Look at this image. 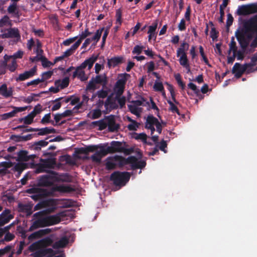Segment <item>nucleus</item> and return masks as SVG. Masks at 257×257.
Here are the masks:
<instances>
[{
	"mask_svg": "<svg viewBox=\"0 0 257 257\" xmlns=\"http://www.w3.org/2000/svg\"><path fill=\"white\" fill-rule=\"evenodd\" d=\"M158 27V22L157 21L154 22L151 26L149 27V30L148 31V41H150L152 39H154V41H156L157 38V34L156 33V30Z\"/></svg>",
	"mask_w": 257,
	"mask_h": 257,
	"instance_id": "2eb2a0df",
	"label": "nucleus"
},
{
	"mask_svg": "<svg viewBox=\"0 0 257 257\" xmlns=\"http://www.w3.org/2000/svg\"><path fill=\"white\" fill-rule=\"evenodd\" d=\"M37 66H35L29 71H25L24 73L20 74L19 76L16 78L17 81H23L26 79L33 77L37 73Z\"/></svg>",
	"mask_w": 257,
	"mask_h": 257,
	"instance_id": "f8f14e48",
	"label": "nucleus"
},
{
	"mask_svg": "<svg viewBox=\"0 0 257 257\" xmlns=\"http://www.w3.org/2000/svg\"><path fill=\"white\" fill-rule=\"evenodd\" d=\"M158 119L153 115H149L147 116L145 122V127L146 128L154 126L158 121Z\"/></svg>",
	"mask_w": 257,
	"mask_h": 257,
	"instance_id": "bb28decb",
	"label": "nucleus"
},
{
	"mask_svg": "<svg viewBox=\"0 0 257 257\" xmlns=\"http://www.w3.org/2000/svg\"><path fill=\"white\" fill-rule=\"evenodd\" d=\"M105 119L107 121V126H108L109 132H114L117 131L119 128V125L116 123L114 115L106 116L105 117Z\"/></svg>",
	"mask_w": 257,
	"mask_h": 257,
	"instance_id": "9b49d317",
	"label": "nucleus"
},
{
	"mask_svg": "<svg viewBox=\"0 0 257 257\" xmlns=\"http://www.w3.org/2000/svg\"><path fill=\"white\" fill-rule=\"evenodd\" d=\"M135 139L136 140H140L144 143H147V136L145 133L136 134V136L135 137Z\"/></svg>",
	"mask_w": 257,
	"mask_h": 257,
	"instance_id": "13d9d810",
	"label": "nucleus"
},
{
	"mask_svg": "<svg viewBox=\"0 0 257 257\" xmlns=\"http://www.w3.org/2000/svg\"><path fill=\"white\" fill-rule=\"evenodd\" d=\"M116 167V162L114 161V157H109L107 159L105 163V167L107 170H113Z\"/></svg>",
	"mask_w": 257,
	"mask_h": 257,
	"instance_id": "c756f323",
	"label": "nucleus"
},
{
	"mask_svg": "<svg viewBox=\"0 0 257 257\" xmlns=\"http://www.w3.org/2000/svg\"><path fill=\"white\" fill-rule=\"evenodd\" d=\"M249 7L246 5H242L238 7L237 13L239 16L246 15L248 14Z\"/></svg>",
	"mask_w": 257,
	"mask_h": 257,
	"instance_id": "4c0bfd02",
	"label": "nucleus"
},
{
	"mask_svg": "<svg viewBox=\"0 0 257 257\" xmlns=\"http://www.w3.org/2000/svg\"><path fill=\"white\" fill-rule=\"evenodd\" d=\"M229 54L230 53L231 51L233 52V53H236L237 50V47L236 45V42L234 41V39L233 37H232L231 42L229 45Z\"/></svg>",
	"mask_w": 257,
	"mask_h": 257,
	"instance_id": "de8ad7c7",
	"label": "nucleus"
},
{
	"mask_svg": "<svg viewBox=\"0 0 257 257\" xmlns=\"http://www.w3.org/2000/svg\"><path fill=\"white\" fill-rule=\"evenodd\" d=\"M189 46V45L187 43L185 42L182 43L180 47L177 50V56L179 57L181 54H186L185 51L188 49Z\"/></svg>",
	"mask_w": 257,
	"mask_h": 257,
	"instance_id": "72a5a7b5",
	"label": "nucleus"
},
{
	"mask_svg": "<svg viewBox=\"0 0 257 257\" xmlns=\"http://www.w3.org/2000/svg\"><path fill=\"white\" fill-rule=\"evenodd\" d=\"M112 95L113 94H112L107 97V99L104 102V106L106 108H107L109 106L112 109H115L118 108V105L116 103V99H115V96L113 97Z\"/></svg>",
	"mask_w": 257,
	"mask_h": 257,
	"instance_id": "aec40b11",
	"label": "nucleus"
},
{
	"mask_svg": "<svg viewBox=\"0 0 257 257\" xmlns=\"http://www.w3.org/2000/svg\"><path fill=\"white\" fill-rule=\"evenodd\" d=\"M83 68L80 66L76 67L75 71L73 73V78L77 77L81 81H85L87 80L88 77L86 75L85 73Z\"/></svg>",
	"mask_w": 257,
	"mask_h": 257,
	"instance_id": "f3484780",
	"label": "nucleus"
},
{
	"mask_svg": "<svg viewBox=\"0 0 257 257\" xmlns=\"http://www.w3.org/2000/svg\"><path fill=\"white\" fill-rule=\"evenodd\" d=\"M69 243V239L66 236H63L58 241H56L53 244V247L55 249L63 248Z\"/></svg>",
	"mask_w": 257,
	"mask_h": 257,
	"instance_id": "5701e85b",
	"label": "nucleus"
},
{
	"mask_svg": "<svg viewBox=\"0 0 257 257\" xmlns=\"http://www.w3.org/2000/svg\"><path fill=\"white\" fill-rule=\"evenodd\" d=\"M34 118L30 114L20 119V122L23 121L25 124H30L33 122Z\"/></svg>",
	"mask_w": 257,
	"mask_h": 257,
	"instance_id": "8fccbe9b",
	"label": "nucleus"
},
{
	"mask_svg": "<svg viewBox=\"0 0 257 257\" xmlns=\"http://www.w3.org/2000/svg\"><path fill=\"white\" fill-rule=\"evenodd\" d=\"M115 99L118 102L120 108H123L125 106L126 98L124 96L115 95Z\"/></svg>",
	"mask_w": 257,
	"mask_h": 257,
	"instance_id": "a18cd8bd",
	"label": "nucleus"
},
{
	"mask_svg": "<svg viewBox=\"0 0 257 257\" xmlns=\"http://www.w3.org/2000/svg\"><path fill=\"white\" fill-rule=\"evenodd\" d=\"M188 87L192 90L197 96L201 95L200 89L197 87L195 84L190 82L188 84Z\"/></svg>",
	"mask_w": 257,
	"mask_h": 257,
	"instance_id": "6e6d98bb",
	"label": "nucleus"
},
{
	"mask_svg": "<svg viewBox=\"0 0 257 257\" xmlns=\"http://www.w3.org/2000/svg\"><path fill=\"white\" fill-rule=\"evenodd\" d=\"M101 115V111L99 109H95L92 110L91 118L97 119L99 118Z\"/></svg>",
	"mask_w": 257,
	"mask_h": 257,
	"instance_id": "338daca9",
	"label": "nucleus"
},
{
	"mask_svg": "<svg viewBox=\"0 0 257 257\" xmlns=\"http://www.w3.org/2000/svg\"><path fill=\"white\" fill-rule=\"evenodd\" d=\"M180 55L181 56L179 60L180 64L187 70V73L190 72L191 69L187 54H181Z\"/></svg>",
	"mask_w": 257,
	"mask_h": 257,
	"instance_id": "4be33fe9",
	"label": "nucleus"
},
{
	"mask_svg": "<svg viewBox=\"0 0 257 257\" xmlns=\"http://www.w3.org/2000/svg\"><path fill=\"white\" fill-rule=\"evenodd\" d=\"M63 99V97H59L56 98L55 100L53 101V102H56L55 104H54L52 107V111H56L59 109L61 106V102H59L60 100Z\"/></svg>",
	"mask_w": 257,
	"mask_h": 257,
	"instance_id": "09e8293b",
	"label": "nucleus"
},
{
	"mask_svg": "<svg viewBox=\"0 0 257 257\" xmlns=\"http://www.w3.org/2000/svg\"><path fill=\"white\" fill-rule=\"evenodd\" d=\"M26 192L29 194H33L31 197L35 201L41 200L49 195V192L45 189L38 187H32L27 190Z\"/></svg>",
	"mask_w": 257,
	"mask_h": 257,
	"instance_id": "1a4fd4ad",
	"label": "nucleus"
},
{
	"mask_svg": "<svg viewBox=\"0 0 257 257\" xmlns=\"http://www.w3.org/2000/svg\"><path fill=\"white\" fill-rule=\"evenodd\" d=\"M52 231V229L50 228H46L43 229H40L37 231L34 232L32 233L29 236V239L39 238L45 235L49 234Z\"/></svg>",
	"mask_w": 257,
	"mask_h": 257,
	"instance_id": "6ab92c4d",
	"label": "nucleus"
},
{
	"mask_svg": "<svg viewBox=\"0 0 257 257\" xmlns=\"http://www.w3.org/2000/svg\"><path fill=\"white\" fill-rule=\"evenodd\" d=\"M127 145L124 142L113 141L110 143V146L105 148L107 154L114 153H123L128 155L132 152V150L126 148Z\"/></svg>",
	"mask_w": 257,
	"mask_h": 257,
	"instance_id": "39448f33",
	"label": "nucleus"
},
{
	"mask_svg": "<svg viewBox=\"0 0 257 257\" xmlns=\"http://www.w3.org/2000/svg\"><path fill=\"white\" fill-rule=\"evenodd\" d=\"M167 102L170 105L169 110L171 111L173 113H176L178 115H180V113L178 107L175 105V104L170 100H168Z\"/></svg>",
	"mask_w": 257,
	"mask_h": 257,
	"instance_id": "c03bdc74",
	"label": "nucleus"
},
{
	"mask_svg": "<svg viewBox=\"0 0 257 257\" xmlns=\"http://www.w3.org/2000/svg\"><path fill=\"white\" fill-rule=\"evenodd\" d=\"M141 100H133L131 102L133 103L134 105L136 106V107L142 105L146 106L147 105H149L150 104L149 102H146V99L144 97H141Z\"/></svg>",
	"mask_w": 257,
	"mask_h": 257,
	"instance_id": "58836bf2",
	"label": "nucleus"
},
{
	"mask_svg": "<svg viewBox=\"0 0 257 257\" xmlns=\"http://www.w3.org/2000/svg\"><path fill=\"white\" fill-rule=\"evenodd\" d=\"M18 209L20 212L26 213L27 216H29L32 214V207L30 205L19 203Z\"/></svg>",
	"mask_w": 257,
	"mask_h": 257,
	"instance_id": "b1692460",
	"label": "nucleus"
},
{
	"mask_svg": "<svg viewBox=\"0 0 257 257\" xmlns=\"http://www.w3.org/2000/svg\"><path fill=\"white\" fill-rule=\"evenodd\" d=\"M3 38H17L20 39L21 36L18 29L11 28L7 32L2 34Z\"/></svg>",
	"mask_w": 257,
	"mask_h": 257,
	"instance_id": "4468645a",
	"label": "nucleus"
},
{
	"mask_svg": "<svg viewBox=\"0 0 257 257\" xmlns=\"http://www.w3.org/2000/svg\"><path fill=\"white\" fill-rule=\"evenodd\" d=\"M60 190L65 192H72L75 191V189L71 185H65L60 186Z\"/></svg>",
	"mask_w": 257,
	"mask_h": 257,
	"instance_id": "680f3d73",
	"label": "nucleus"
},
{
	"mask_svg": "<svg viewBox=\"0 0 257 257\" xmlns=\"http://www.w3.org/2000/svg\"><path fill=\"white\" fill-rule=\"evenodd\" d=\"M53 74V71H48L44 72L41 74V78H40L42 82L45 81L46 80L50 79L52 75Z\"/></svg>",
	"mask_w": 257,
	"mask_h": 257,
	"instance_id": "49530a36",
	"label": "nucleus"
},
{
	"mask_svg": "<svg viewBox=\"0 0 257 257\" xmlns=\"http://www.w3.org/2000/svg\"><path fill=\"white\" fill-rule=\"evenodd\" d=\"M96 84H103L105 85L106 83V77L101 75H96L95 77H92Z\"/></svg>",
	"mask_w": 257,
	"mask_h": 257,
	"instance_id": "a19ab883",
	"label": "nucleus"
},
{
	"mask_svg": "<svg viewBox=\"0 0 257 257\" xmlns=\"http://www.w3.org/2000/svg\"><path fill=\"white\" fill-rule=\"evenodd\" d=\"M119 78L117 80L114 85V91L115 95H122L124 92L125 85L127 81V77L130 75L127 73L120 74L119 75Z\"/></svg>",
	"mask_w": 257,
	"mask_h": 257,
	"instance_id": "6e6552de",
	"label": "nucleus"
},
{
	"mask_svg": "<svg viewBox=\"0 0 257 257\" xmlns=\"http://www.w3.org/2000/svg\"><path fill=\"white\" fill-rule=\"evenodd\" d=\"M139 125L140 124L135 120L127 125V128L130 131H136Z\"/></svg>",
	"mask_w": 257,
	"mask_h": 257,
	"instance_id": "774afa93",
	"label": "nucleus"
},
{
	"mask_svg": "<svg viewBox=\"0 0 257 257\" xmlns=\"http://www.w3.org/2000/svg\"><path fill=\"white\" fill-rule=\"evenodd\" d=\"M92 33L88 31V29L87 28L84 31L82 32L80 35L79 39L76 42H79L78 45L80 46L82 41L86 38L87 37L91 35Z\"/></svg>",
	"mask_w": 257,
	"mask_h": 257,
	"instance_id": "79ce46f5",
	"label": "nucleus"
},
{
	"mask_svg": "<svg viewBox=\"0 0 257 257\" xmlns=\"http://www.w3.org/2000/svg\"><path fill=\"white\" fill-rule=\"evenodd\" d=\"M50 174H46L39 177L38 180V186L40 187H50L55 182H58L59 179L57 176V173L54 171L48 172Z\"/></svg>",
	"mask_w": 257,
	"mask_h": 257,
	"instance_id": "423d86ee",
	"label": "nucleus"
},
{
	"mask_svg": "<svg viewBox=\"0 0 257 257\" xmlns=\"http://www.w3.org/2000/svg\"><path fill=\"white\" fill-rule=\"evenodd\" d=\"M28 165L24 163H19L14 166V170L18 172L17 177L20 176L22 172L27 168Z\"/></svg>",
	"mask_w": 257,
	"mask_h": 257,
	"instance_id": "7c9ffc66",
	"label": "nucleus"
},
{
	"mask_svg": "<svg viewBox=\"0 0 257 257\" xmlns=\"http://www.w3.org/2000/svg\"><path fill=\"white\" fill-rule=\"evenodd\" d=\"M28 154L27 151L21 150L19 151L17 155L18 160L21 161H28Z\"/></svg>",
	"mask_w": 257,
	"mask_h": 257,
	"instance_id": "ea45409f",
	"label": "nucleus"
},
{
	"mask_svg": "<svg viewBox=\"0 0 257 257\" xmlns=\"http://www.w3.org/2000/svg\"><path fill=\"white\" fill-rule=\"evenodd\" d=\"M79 42H75L71 47L64 52L63 55L65 57H68L71 56L74 51L78 48Z\"/></svg>",
	"mask_w": 257,
	"mask_h": 257,
	"instance_id": "473e14b6",
	"label": "nucleus"
},
{
	"mask_svg": "<svg viewBox=\"0 0 257 257\" xmlns=\"http://www.w3.org/2000/svg\"><path fill=\"white\" fill-rule=\"evenodd\" d=\"M104 30V28H101L97 30L94 36L91 38L92 41H95L96 42H97L101 37L102 35V33Z\"/></svg>",
	"mask_w": 257,
	"mask_h": 257,
	"instance_id": "864d4df0",
	"label": "nucleus"
},
{
	"mask_svg": "<svg viewBox=\"0 0 257 257\" xmlns=\"http://www.w3.org/2000/svg\"><path fill=\"white\" fill-rule=\"evenodd\" d=\"M7 67H8V69L11 72H14L17 68L18 64L16 61L14 59L12 60L11 64L7 65Z\"/></svg>",
	"mask_w": 257,
	"mask_h": 257,
	"instance_id": "0e129e2a",
	"label": "nucleus"
},
{
	"mask_svg": "<svg viewBox=\"0 0 257 257\" xmlns=\"http://www.w3.org/2000/svg\"><path fill=\"white\" fill-rule=\"evenodd\" d=\"M13 90L12 87L8 88L6 84H3L0 86V95L5 98L11 97L13 95Z\"/></svg>",
	"mask_w": 257,
	"mask_h": 257,
	"instance_id": "412c9836",
	"label": "nucleus"
},
{
	"mask_svg": "<svg viewBox=\"0 0 257 257\" xmlns=\"http://www.w3.org/2000/svg\"><path fill=\"white\" fill-rule=\"evenodd\" d=\"M153 88L156 91L162 92L164 91V88L163 83L160 82L156 81L154 85Z\"/></svg>",
	"mask_w": 257,
	"mask_h": 257,
	"instance_id": "bf43d9fd",
	"label": "nucleus"
},
{
	"mask_svg": "<svg viewBox=\"0 0 257 257\" xmlns=\"http://www.w3.org/2000/svg\"><path fill=\"white\" fill-rule=\"evenodd\" d=\"M31 166L32 168H35V173L37 174L47 172L46 170V168L44 167L43 164L41 162L38 164H35L34 163L31 164ZM49 171H47L48 172Z\"/></svg>",
	"mask_w": 257,
	"mask_h": 257,
	"instance_id": "2f4dec72",
	"label": "nucleus"
},
{
	"mask_svg": "<svg viewBox=\"0 0 257 257\" xmlns=\"http://www.w3.org/2000/svg\"><path fill=\"white\" fill-rule=\"evenodd\" d=\"M10 213V210L9 209H6L0 214V227L8 223L12 219L14 218V216Z\"/></svg>",
	"mask_w": 257,
	"mask_h": 257,
	"instance_id": "ddd939ff",
	"label": "nucleus"
},
{
	"mask_svg": "<svg viewBox=\"0 0 257 257\" xmlns=\"http://www.w3.org/2000/svg\"><path fill=\"white\" fill-rule=\"evenodd\" d=\"M40 60L41 61L42 65L44 67H49L51 65H53V63L48 60V59L44 56H41L40 57Z\"/></svg>",
	"mask_w": 257,
	"mask_h": 257,
	"instance_id": "4d7b16f0",
	"label": "nucleus"
},
{
	"mask_svg": "<svg viewBox=\"0 0 257 257\" xmlns=\"http://www.w3.org/2000/svg\"><path fill=\"white\" fill-rule=\"evenodd\" d=\"M49 142L45 140H41L34 143V145L32 146V149L36 151L41 150L42 147H45L48 145Z\"/></svg>",
	"mask_w": 257,
	"mask_h": 257,
	"instance_id": "c85d7f7f",
	"label": "nucleus"
},
{
	"mask_svg": "<svg viewBox=\"0 0 257 257\" xmlns=\"http://www.w3.org/2000/svg\"><path fill=\"white\" fill-rule=\"evenodd\" d=\"M168 85V89L170 91L172 99L174 102L176 104H178L179 102L177 101L175 98V93L174 90L173 86L171 84H169L168 83H166Z\"/></svg>",
	"mask_w": 257,
	"mask_h": 257,
	"instance_id": "3c124183",
	"label": "nucleus"
},
{
	"mask_svg": "<svg viewBox=\"0 0 257 257\" xmlns=\"http://www.w3.org/2000/svg\"><path fill=\"white\" fill-rule=\"evenodd\" d=\"M69 84L68 77H65L62 80L59 79L55 81V85L59 86L61 89H64L68 87Z\"/></svg>",
	"mask_w": 257,
	"mask_h": 257,
	"instance_id": "cd10ccee",
	"label": "nucleus"
},
{
	"mask_svg": "<svg viewBox=\"0 0 257 257\" xmlns=\"http://www.w3.org/2000/svg\"><path fill=\"white\" fill-rule=\"evenodd\" d=\"M241 48L243 51H245L249 44L248 41L246 38L238 41Z\"/></svg>",
	"mask_w": 257,
	"mask_h": 257,
	"instance_id": "e2e57ef3",
	"label": "nucleus"
},
{
	"mask_svg": "<svg viewBox=\"0 0 257 257\" xmlns=\"http://www.w3.org/2000/svg\"><path fill=\"white\" fill-rule=\"evenodd\" d=\"M130 179V173L127 172H120L116 171L112 173L110 177V179L112 181L113 184L115 186H118L119 188L125 185Z\"/></svg>",
	"mask_w": 257,
	"mask_h": 257,
	"instance_id": "0eeeda50",
	"label": "nucleus"
},
{
	"mask_svg": "<svg viewBox=\"0 0 257 257\" xmlns=\"http://www.w3.org/2000/svg\"><path fill=\"white\" fill-rule=\"evenodd\" d=\"M47 91H43L40 93L36 94V93H32L31 95L28 96L26 98H25L24 101L27 103H31L33 101H37L38 99H35V97H39L40 96L41 94L47 93Z\"/></svg>",
	"mask_w": 257,
	"mask_h": 257,
	"instance_id": "c9c22d12",
	"label": "nucleus"
},
{
	"mask_svg": "<svg viewBox=\"0 0 257 257\" xmlns=\"http://www.w3.org/2000/svg\"><path fill=\"white\" fill-rule=\"evenodd\" d=\"M123 62V57L122 56L114 57L107 59V66L109 68L115 67L118 65L122 63Z\"/></svg>",
	"mask_w": 257,
	"mask_h": 257,
	"instance_id": "a211bd4d",
	"label": "nucleus"
},
{
	"mask_svg": "<svg viewBox=\"0 0 257 257\" xmlns=\"http://www.w3.org/2000/svg\"><path fill=\"white\" fill-rule=\"evenodd\" d=\"M98 57V55H92L91 57H90L88 59H86L80 65V67L82 68L83 69H84L87 66L88 69L90 70L92 67L93 64L95 63V62L97 60Z\"/></svg>",
	"mask_w": 257,
	"mask_h": 257,
	"instance_id": "dca6fc26",
	"label": "nucleus"
},
{
	"mask_svg": "<svg viewBox=\"0 0 257 257\" xmlns=\"http://www.w3.org/2000/svg\"><path fill=\"white\" fill-rule=\"evenodd\" d=\"M40 161L46 169H52L56 164L55 158L40 159Z\"/></svg>",
	"mask_w": 257,
	"mask_h": 257,
	"instance_id": "393cba45",
	"label": "nucleus"
},
{
	"mask_svg": "<svg viewBox=\"0 0 257 257\" xmlns=\"http://www.w3.org/2000/svg\"><path fill=\"white\" fill-rule=\"evenodd\" d=\"M7 11L9 14H12L15 17H20L17 4L16 2H13L8 8Z\"/></svg>",
	"mask_w": 257,
	"mask_h": 257,
	"instance_id": "a878e982",
	"label": "nucleus"
},
{
	"mask_svg": "<svg viewBox=\"0 0 257 257\" xmlns=\"http://www.w3.org/2000/svg\"><path fill=\"white\" fill-rule=\"evenodd\" d=\"M122 10L121 8L116 10L115 17L116 18L115 24L121 25L122 23Z\"/></svg>",
	"mask_w": 257,
	"mask_h": 257,
	"instance_id": "e433bc0d",
	"label": "nucleus"
},
{
	"mask_svg": "<svg viewBox=\"0 0 257 257\" xmlns=\"http://www.w3.org/2000/svg\"><path fill=\"white\" fill-rule=\"evenodd\" d=\"M42 111V106L40 104H38L36 105L34 108V110L31 112L29 114L34 118L36 115L40 113Z\"/></svg>",
	"mask_w": 257,
	"mask_h": 257,
	"instance_id": "603ef678",
	"label": "nucleus"
},
{
	"mask_svg": "<svg viewBox=\"0 0 257 257\" xmlns=\"http://www.w3.org/2000/svg\"><path fill=\"white\" fill-rule=\"evenodd\" d=\"M53 242L51 237H46L30 245L29 250L31 251H36L34 257H52L55 254L54 251L52 248L45 247L51 245Z\"/></svg>",
	"mask_w": 257,
	"mask_h": 257,
	"instance_id": "f03ea898",
	"label": "nucleus"
},
{
	"mask_svg": "<svg viewBox=\"0 0 257 257\" xmlns=\"http://www.w3.org/2000/svg\"><path fill=\"white\" fill-rule=\"evenodd\" d=\"M51 118V113H48L45 114L42 119L41 120V122L43 124H46L48 123H51L53 125L55 126L56 125V123H54V122L53 120L50 119Z\"/></svg>",
	"mask_w": 257,
	"mask_h": 257,
	"instance_id": "37998d69",
	"label": "nucleus"
},
{
	"mask_svg": "<svg viewBox=\"0 0 257 257\" xmlns=\"http://www.w3.org/2000/svg\"><path fill=\"white\" fill-rule=\"evenodd\" d=\"M46 214L45 211H39L34 214L33 217L36 220L33 222L29 229V231H32L40 227L57 224L61 221V217L66 215L64 211L48 216H45Z\"/></svg>",
	"mask_w": 257,
	"mask_h": 257,
	"instance_id": "f257e3e1",
	"label": "nucleus"
},
{
	"mask_svg": "<svg viewBox=\"0 0 257 257\" xmlns=\"http://www.w3.org/2000/svg\"><path fill=\"white\" fill-rule=\"evenodd\" d=\"M144 47L143 46L136 45L134 48L132 53L133 54H137L139 55L142 53V51L144 49Z\"/></svg>",
	"mask_w": 257,
	"mask_h": 257,
	"instance_id": "69168bd1",
	"label": "nucleus"
},
{
	"mask_svg": "<svg viewBox=\"0 0 257 257\" xmlns=\"http://www.w3.org/2000/svg\"><path fill=\"white\" fill-rule=\"evenodd\" d=\"M99 149V151L96 152L95 154L91 156V159L94 162L99 163L101 162L102 157L107 155L103 146L99 145H90L86 147H82L75 150V153L77 154H88L89 152H93Z\"/></svg>",
	"mask_w": 257,
	"mask_h": 257,
	"instance_id": "7ed1b4c3",
	"label": "nucleus"
},
{
	"mask_svg": "<svg viewBox=\"0 0 257 257\" xmlns=\"http://www.w3.org/2000/svg\"><path fill=\"white\" fill-rule=\"evenodd\" d=\"M252 66H254L253 64L245 63L242 65L238 63H235L232 68V72L235 74V77L236 78H239L246 71L248 67Z\"/></svg>",
	"mask_w": 257,
	"mask_h": 257,
	"instance_id": "9d476101",
	"label": "nucleus"
},
{
	"mask_svg": "<svg viewBox=\"0 0 257 257\" xmlns=\"http://www.w3.org/2000/svg\"><path fill=\"white\" fill-rule=\"evenodd\" d=\"M249 25L251 28L257 31V15L249 21Z\"/></svg>",
	"mask_w": 257,
	"mask_h": 257,
	"instance_id": "5fc2aeb1",
	"label": "nucleus"
},
{
	"mask_svg": "<svg viewBox=\"0 0 257 257\" xmlns=\"http://www.w3.org/2000/svg\"><path fill=\"white\" fill-rule=\"evenodd\" d=\"M128 108L130 111L133 114L136 115L137 116H140V113L142 112V108L136 107V106L133 104L128 105Z\"/></svg>",
	"mask_w": 257,
	"mask_h": 257,
	"instance_id": "f704fd0d",
	"label": "nucleus"
},
{
	"mask_svg": "<svg viewBox=\"0 0 257 257\" xmlns=\"http://www.w3.org/2000/svg\"><path fill=\"white\" fill-rule=\"evenodd\" d=\"M0 166L4 168L0 169V175L5 174L6 172L7 169L10 167V163L7 162H3L0 163Z\"/></svg>",
	"mask_w": 257,
	"mask_h": 257,
	"instance_id": "052dcab7",
	"label": "nucleus"
},
{
	"mask_svg": "<svg viewBox=\"0 0 257 257\" xmlns=\"http://www.w3.org/2000/svg\"><path fill=\"white\" fill-rule=\"evenodd\" d=\"M114 161L116 162V166L122 167L126 165L130 164L131 169L133 170L137 169H143L146 166V162L144 160H139L135 156H130L125 159L121 156H115L114 157Z\"/></svg>",
	"mask_w": 257,
	"mask_h": 257,
	"instance_id": "20e7f679",
	"label": "nucleus"
}]
</instances>
